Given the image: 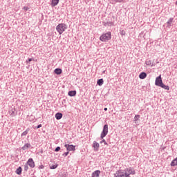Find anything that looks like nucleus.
Segmentation results:
<instances>
[{
    "instance_id": "c85d7f7f",
    "label": "nucleus",
    "mask_w": 177,
    "mask_h": 177,
    "mask_svg": "<svg viewBox=\"0 0 177 177\" xmlns=\"http://www.w3.org/2000/svg\"><path fill=\"white\" fill-rule=\"evenodd\" d=\"M171 23H172V19H169L168 21H167V24H171Z\"/></svg>"
},
{
    "instance_id": "9b49d317",
    "label": "nucleus",
    "mask_w": 177,
    "mask_h": 177,
    "mask_svg": "<svg viewBox=\"0 0 177 177\" xmlns=\"http://www.w3.org/2000/svg\"><path fill=\"white\" fill-rule=\"evenodd\" d=\"M147 77V74H146V73L145 72H142L139 75V78H140V80H145V78H146Z\"/></svg>"
},
{
    "instance_id": "b1692460",
    "label": "nucleus",
    "mask_w": 177,
    "mask_h": 177,
    "mask_svg": "<svg viewBox=\"0 0 177 177\" xmlns=\"http://www.w3.org/2000/svg\"><path fill=\"white\" fill-rule=\"evenodd\" d=\"M100 143H104V145H106V146L109 145L106 142V140L103 139Z\"/></svg>"
},
{
    "instance_id": "0eeeda50",
    "label": "nucleus",
    "mask_w": 177,
    "mask_h": 177,
    "mask_svg": "<svg viewBox=\"0 0 177 177\" xmlns=\"http://www.w3.org/2000/svg\"><path fill=\"white\" fill-rule=\"evenodd\" d=\"M27 164L30 167V168H34L35 167V162L32 158H29L27 161Z\"/></svg>"
},
{
    "instance_id": "7c9ffc66",
    "label": "nucleus",
    "mask_w": 177,
    "mask_h": 177,
    "mask_svg": "<svg viewBox=\"0 0 177 177\" xmlns=\"http://www.w3.org/2000/svg\"><path fill=\"white\" fill-rule=\"evenodd\" d=\"M122 34H123V35H125V31L122 30Z\"/></svg>"
},
{
    "instance_id": "20e7f679",
    "label": "nucleus",
    "mask_w": 177,
    "mask_h": 177,
    "mask_svg": "<svg viewBox=\"0 0 177 177\" xmlns=\"http://www.w3.org/2000/svg\"><path fill=\"white\" fill-rule=\"evenodd\" d=\"M107 133H109V125L105 124L103 127V131L101 133V136H100L101 139H103V138H105Z\"/></svg>"
},
{
    "instance_id": "4be33fe9",
    "label": "nucleus",
    "mask_w": 177,
    "mask_h": 177,
    "mask_svg": "<svg viewBox=\"0 0 177 177\" xmlns=\"http://www.w3.org/2000/svg\"><path fill=\"white\" fill-rule=\"evenodd\" d=\"M23 10H24L25 12H27L28 10H30V8L28 6H24L23 8Z\"/></svg>"
},
{
    "instance_id": "9d476101",
    "label": "nucleus",
    "mask_w": 177,
    "mask_h": 177,
    "mask_svg": "<svg viewBox=\"0 0 177 177\" xmlns=\"http://www.w3.org/2000/svg\"><path fill=\"white\" fill-rule=\"evenodd\" d=\"M31 147V144L30 143H26L22 147V150H28Z\"/></svg>"
},
{
    "instance_id": "a878e982",
    "label": "nucleus",
    "mask_w": 177,
    "mask_h": 177,
    "mask_svg": "<svg viewBox=\"0 0 177 177\" xmlns=\"http://www.w3.org/2000/svg\"><path fill=\"white\" fill-rule=\"evenodd\" d=\"M30 62H32V58H29L28 60H26V63H30Z\"/></svg>"
},
{
    "instance_id": "aec40b11",
    "label": "nucleus",
    "mask_w": 177,
    "mask_h": 177,
    "mask_svg": "<svg viewBox=\"0 0 177 177\" xmlns=\"http://www.w3.org/2000/svg\"><path fill=\"white\" fill-rule=\"evenodd\" d=\"M57 167H58V165H51V166L50 167V169H56V168H57Z\"/></svg>"
},
{
    "instance_id": "39448f33",
    "label": "nucleus",
    "mask_w": 177,
    "mask_h": 177,
    "mask_svg": "<svg viewBox=\"0 0 177 177\" xmlns=\"http://www.w3.org/2000/svg\"><path fill=\"white\" fill-rule=\"evenodd\" d=\"M64 147L68 151H75V145L66 144Z\"/></svg>"
},
{
    "instance_id": "6e6552de",
    "label": "nucleus",
    "mask_w": 177,
    "mask_h": 177,
    "mask_svg": "<svg viewBox=\"0 0 177 177\" xmlns=\"http://www.w3.org/2000/svg\"><path fill=\"white\" fill-rule=\"evenodd\" d=\"M93 147L94 149V151H97L99 150V147H100V145H99V142L94 141L93 142Z\"/></svg>"
},
{
    "instance_id": "412c9836",
    "label": "nucleus",
    "mask_w": 177,
    "mask_h": 177,
    "mask_svg": "<svg viewBox=\"0 0 177 177\" xmlns=\"http://www.w3.org/2000/svg\"><path fill=\"white\" fill-rule=\"evenodd\" d=\"M27 133H28V130H26V131H24L21 133V136H27Z\"/></svg>"
},
{
    "instance_id": "dca6fc26",
    "label": "nucleus",
    "mask_w": 177,
    "mask_h": 177,
    "mask_svg": "<svg viewBox=\"0 0 177 177\" xmlns=\"http://www.w3.org/2000/svg\"><path fill=\"white\" fill-rule=\"evenodd\" d=\"M68 95L69 96H75V95H77V91H69V92L68 93Z\"/></svg>"
},
{
    "instance_id": "f03ea898",
    "label": "nucleus",
    "mask_w": 177,
    "mask_h": 177,
    "mask_svg": "<svg viewBox=\"0 0 177 177\" xmlns=\"http://www.w3.org/2000/svg\"><path fill=\"white\" fill-rule=\"evenodd\" d=\"M67 30V25L66 24H59L56 26V30L59 34V35H62V33L64 32Z\"/></svg>"
},
{
    "instance_id": "5701e85b",
    "label": "nucleus",
    "mask_w": 177,
    "mask_h": 177,
    "mask_svg": "<svg viewBox=\"0 0 177 177\" xmlns=\"http://www.w3.org/2000/svg\"><path fill=\"white\" fill-rule=\"evenodd\" d=\"M139 118H140V115H136L134 120L135 121H138V120H139Z\"/></svg>"
},
{
    "instance_id": "f8f14e48",
    "label": "nucleus",
    "mask_w": 177,
    "mask_h": 177,
    "mask_svg": "<svg viewBox=\"0 0 177 177\" xmlns=\"http://www.w3.org/2000/svg\"><path fill=\"white\" fill-rule=\"evenodd\" d=\"M54 73L57 74V75H60V74L63 73V71L62 70V68H56L55 69Z\"/></svg>"
},
{
    "instance_id": "f3484780",
    "label": "nucleus",
    "mask_w": 177,
    "mask_h": 177,
    "mask_svg": "<svg viewBox=\"0 0 177 177\" xmlns=\"http://www.w3.org/2000/svg\"><path fill=\"white\" fill-rule=\"evenodd\" d=\"M104 81L103 80V79H100L97 80V85H99V86H102V85H103Z\"/></svg>"
},
{
    "instance_id": "cd10ccee",
    "label": "nucleus",
    "mask_w": 177,
    "mask_h": 177,
    "mask_svg": "<svg viewBox=\"0 0 177 177\" xmlns=\"http://www.w3.org/2000/svg\"><path fill=\"white\" fill-rule=\"evenodd\" d=\"M24 169L25 171H27L28 169V166L27 165H25Z\"/></svg>"
},
{
    "instance_id": "c756f323",
    "label": "nucleus",
    "mask_w": 177,
    "mask_h": 177,
    "mask_svg": "<svg viewBox=\"0 0 177 177\" xmlns=\"http://www.w3.org/2000/svg\"><path fill=\"white\" fill-rule=\"evenodd\" d=\"M41 127H42V124H39V125L37 126V129H39V128H41Z\"/></svg>"
},
{
    "instance_id": "473e14b6",
    "label": "nucleus",
    "mask_w": 177,
    "mask_h": 177,
    "mask_svg": "<svg viewBox=\"0 0 177 177\" xmlns=\"http://www.w3.org/2000/svg\"><path fill=\"white\" fill-rule=\"evenodd\" d=\"M118 2H122V0H118Z\"/></svg>"
},
{
    "instance_id": "393cba45",
    "label": "nucleus",
    "mask_w": 177,
    "mask_h": 177,
    "mask_svg": "<svg viewBox=\"0 0 177 177\" xmlns=\"http://www.w3.org/2000/svg\"><path fill=\"white\" fill-rule=\"evenodd\" d=\"M68 151H67V152H65L64 153H63V156H64V157H67V156H68Z\"/></svg>"
},
{
    "instance_id": "bb28decb",
    "label": "nucleus",
    "mask_w": 177,
    "mask_h": 177,
    "mask_svg": "<svg viewBox=\"0 0 177 177\" xmlns=\"http://www.w3.org/2000/svg\"><path fill=\"white\" fill-rule=\"evenodd\" d=\"M59 150H60V147H57L55 149V151H59Z\"/></svg>"
},
{
    "instance_id": "f257e3e1",
    "label": "nucleus",
    "mask_w": 177,
    "mask_h": 177,
    "mask_svg": "<svg viewBox=\"0 0 177 177\" xmlns=\"http://www.w3.org/2000/svg\"><path fill=\"white\" fill-rule=\"evenodd\" d=\"M130 175H135V170L127 168L124 170H118L115 174V177H129Z\"/></svg>"
},
{
    "instance_id": "2eb2a0df",
    "label": "nucleus",
    "mask_w": 177,
    "mask_h": 177,
    "mask_svg": "<svg viewBox=\"0 0 177 177\" xmlns=\"http://www.w3.org/2000/svg\"><path fill=\"white\" fill-rule=\"evenodd\" d=\"M171 167H176L177 165V157L171 162Z\"/></svg>"
},
{
    "instance_id": "4468645a",
    "label": "nucleus",
    "mask_w": 177,
    "mask_h": 177,
    "mask_svg": "<svg viewBox=\"0 0 177 177\" xmlns=\"http://www.w3.org/2000/svg\"><path fill=\"white\" fill-rule=\"evenodd\" d=\"M59 0H52L51 1V6H53V7L57 6V5H58V3H59Z\"/></svg>"
},
{
    "instance_id": "6ab92c4d",
    "label": "nucleus",
    "mask_w": 177,
    "mask_h": 177,
    "mask_svg": "<svg viewBox=\"0 0 177 177\" xmlns=\"http://www.w3.org/2000/svg\"><path fill=\"white\" fill-rule=\"evenodd\" d=\"M16 174H17V175H21V167H19V168L16 170Z\"/></svg>"
},
{
    "instance_id": "7ed1b4c3",
    "label": "nucleus",
    "mask_w": 177,
    "mask_h": 177,
    "mask_svg": "<svg viewBox=\"0 0 177 177\" xmlns=\"http://www.w3.org/2000/svg\"><path fill=\"white\" fill-rule=\"evenodd\" d=\"M100 39L102 42H108L111 39V32H108L106 33H103L100 37Z\"/></svg>"
},
{
    "instance_id": "423d86ee",
    "label": "nucleus",
    "mask_w": 177,
    "mask_h": 177,
    "mask_svg": "<svg viewBox=\"0 0 177 177\" xmlns=\"http://www.w3.org/2000/svg\"><path fill=\"white\" fill-rule=\"evenodd\" d=\"M162 84V79H161V75H160L158 77L156 78L155 85L160 86Z\"/></svg>"
},
{
    "instance_id": "ddd939ff",
    "label": "nucleus",
    "mask_w": 177,
    "mask_h": 177,
    "mask_svg": "<svg viewBox=\"0 0 177 177\" xmlns=\"http://www.w3.org/2000/svg\"><path fill=\"white\" fill-rule=\"evenodd\" d=\"M62 117H63V114L62 113H57L55 114L56 120H62Z\"/></svg>"
},
{
    "instance_id": "a211bd4d",
    "label": "nucleus",
    "mask_w": 177,
    "mask_h": 177,
    "mask_svg": "<svg viewBox=\"0 0 177 177\" xmlns=\"http://www.w3.org/2000/svg\"><path fill=\"white\" fill-rule=\"evenodd\" d=\"M160 86V88H163V89H166V91H169V86H167L164 84V83L161 84Z\"/></svg>"
},
{
    "instance_id": "2f4dec72",
    "label": "nucleus",
    "mask_w": 177,
    "mask_h": 177,
    "mask_svg": "<svg viewBox=\"0 0 177 177\" xmlns=\"http://www.w3.org/2000/svg\"><path fill=\"white\" fill-rule=\"evenodd\" d=\"M104 111H107V108H104Z\"/></svg>"
},
{
    "instance_id": "1a4fd4ad",
    "label": "nucleus",
    "mask_w": 177,
    "mask_h": 177,
    "mask_svg": "<svg viewBox=\"0 0 177 177\" xmlns=\"http://www.w3.org/2000/svg\"><path fill=\"white\" fill-rule=\"evenodd\" d=\"M100 176V170H96L92 173L91 177H99Z\"/></svg>"
}]
</instances>
